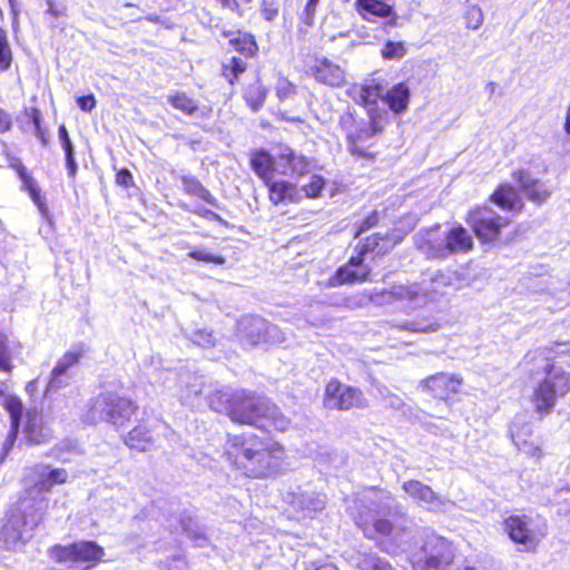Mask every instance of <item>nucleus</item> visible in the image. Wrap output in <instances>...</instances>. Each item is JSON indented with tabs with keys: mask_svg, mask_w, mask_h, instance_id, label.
Returning a JSON list of instances; mask_svg holds the SVG:
<instances>
[{
	"mask_svg": "<svg viewBox=\"0 0 570 570\" xmlns=\"http://www.w3.org/2000/svg\"><path fill=\"white\" fill-rule=\"evenodd\" d=\"M354 509L355 523L366 538L377 541L382 551L397 554L411 548L414 532L405 515L394 518L389 505L370 497L355 501Z\"/></svg>",
	"mask_w": 570,
	"mask_h": 570,
	"instance_id": "f257e3e1",
	"label": "nucleus"
},
{
	"mask_svg": "<svg viewBox=\"0 0 570 570\" xmlns=\"http://www.w3.org/2000/svg\"><path fill=\"white\" fill-rule=\"evenodd\" d=\"M225 456L242 474L266 479L282 469L285 449L278 442L255 433L228 434Z\"/></svg>",
	"mask_w": 570,
	"mask_h": 570,
	"instance_id": "f03ea898",
	"label": "nucleus"
},
{
	"mask_svg": "<svg viewBox=\"0 0 570 570\" xmlns=\"http://www.w3.org/2000/svg\"><path fill=\"white\" fill-rule=\"evenodd\" d=\"M232 421L264 430L285 431L289 426V420L267 397L245 391L234 392Z\"/></svg>",
	"mask_w": 570,
	"mask_h": 570,
	"instance_id": "7ed1b4c3",
	"label": "nucleus"
},
{
	"mask_svg": "<svg viewBox=\"0 0 570 570\" xmlns=\"http://www.w3.org/2000/svg\"><path fill=\"white\" fill-rule=\"evenodd\" d=\"M43 500L22 499L12 510L0 531V540L8 549H16L19 543L28 541L35 528L42 521Z\"/></svg>",
	"mask_w": 570,
	"mask_h": 570,
	"instance_id": "20e7f679",
	"label": "nucleus"
},
{
	"mask_svg": "<svg viewBox=\"0 0 570 570\" xmlns=\"http://www.w3.org/2000/svg\"><path fill=\"white\" fill-rule=\"evenodd\" d=\"M538 354L544 363L546 376L534 389L532 402L537 412L543 415L553 410L559 396L570 392V372L550 363V357L546 354V351H539Z\"/></svg>",
	"mask_w": 570,
	"mask_h": 570,
	"instance_id": "39448f33",
	"label": "nucleus"
},
{
	"mask_svg": "<svg viewBox=\"0 0 570 570\" xmlns=\"http://www.w3.org/2000/svg\"><path fill=\"white\" fill-rule=\"evenodd\" d=\"M389 243L387 238L380 237L379 234L367 237L362 245L356 247L357 255L352 256L328 281L330 286L366 282L371 267L364 264L365 255L368 253L385 254L389 250Z\"/></svg>",
	"mask_w": 570,
	"mask_h": 570,
	"instance_id": "423d86ee",
	"label": "nucleus"
},
{
	"mask_svg": "<svg viewBox=\"0 0 570 570\" xmlns=\"http://www.w3.org/2000/svg\"><path fill=\"white\" fill-rule=\"evenodd\" d=\"M137 410V404L130 399L110 391L102 392L94 399L87 413V421L92 424L107 422L119 429L129 422Z\"/></svg>",
	"mask_w": 570,
	"mask_h": 570,
	"instance_id": "0eeeda50",
	"label": "nucleus"
},
{
	"mask_svg": "<svg viewBox=\"0 0 570 570\" xmlns=\"http://www.w3.org/2000/svg\"><path fill=\"white\" fill-rule=\"evenodd\" d=\"M465 222L476 238L488 244L499 239L502 228L510 224V218L499 215L490 206H478L469 210Z\"/></svg>",
	"mask_w": 570,
	"mask_h": 570,
	"instance_id": "6e6552de",
	"label": "nucleus"
},
{
	"mask_svg": "<svg viewBox=\"0 0 570 570\" xmlns=\"http://www.w3.org/2000/svg\"><path fill=\"white\" fill-rule=\"evenodd\" d=\"M451 543L443 538L432 537L415 556L412 563L414 570H446L453 561Z\"/></svg>",
	"mask_w": 570,
	"mask_h": 570,
	"instance_id": "1a4fd4ad",
	"label": "nucleus"
},
{
	"mask_svg": "<svg viewBox=\"0 0 570 570\" xmlns=\"http://www.w3.org/2000/svg\"><path fill=\"white\" fill-rule=\"evenodd\" d=\"M323 403L326 409L340 411L367 406V400L360 389L342 384L335 379L326 384Z\"/></svg>",
	"mask_w": 570,
	"mask_h": 570,
	"instance_id": "9d476101",
	"label": "nucleus"
},
{
	"mask_svg": "<svg viewBox=\"0 0 570 570\" xmlns=\"http://www.w3.org/2000/svg\"><path fill=\"white\" fill-rule=\"evenodd\" d=\"M238 334L245 343L252 346L261 342L282 343L284 341L279 328L259 316L243 317L238 323Z\"/></svg>",
	"mask_w": 570,
	"mask_h": 570,
	"instance_id": "9b49d317",
	"label": "nucleus"
},
{
	"mask_svg": "<svg viewBox=\"0 0 570 570\" xmlns=\"http://www.w3.org/2000/svg\"><path fill=\"white\" fill-rule=\"evenodd\" d=\"M370 298L376 305L406 302L409 307L416 308L425 304V293L416 284L393 285L390 289L374 291Z\"/></svg>",
	"mask_w": 570,
	"mask_h": 570,
	"instance_id": "f8f14e48",
	"label": "nucleus"
},
{
	"mask_svg": "<svg viewBox=\"0 0 570 570\" xmlns=\"http://www.w3.org/2000/svg\"><path fill=\"white\" fill-rule=\"evenodd\" d=\"M531 524L532 519L528 515H511L504 520V531L514 543L522 547L521 551H534L539 543Z\"/></svg>",
	"mask_w": 570,
	"mask_h": 570,
	"instance_id": "ddd939ff",
	"label": "nucleus"
},
{
	"mask_svg": "<svg viewBox=\"0 0 570 570\" xmlns=\"http://www.w3.org/2000/svg\"><path fill=\"white\" fill-rule=\"evenodd\" d=\"M444 232L440 226L420 230L414 236L415 247L429 259L443 261L448 258Z\"/></svg>",
	"mask_w": 570,
	"mask_h": 570,
	"instance_id": "4468645a",
	"label": "nucleus"
},
{
	"mask_svg": "<svg viewBox=\"0 0 570 570\" xmlns=\"http://www.w3.org/2000/svg\"><path fill=\"white\" fill-rule=\"evenodd\" d=\"M404 492L412 498L419 505L424 507L432 512H443L449 501L436 494L431 487L423 484L419 480L405 481L402 485Z\"/></svg>",
	"mask_w": 570,
	"mask_h": 570,
	"instance_id": "2eb2a0df",
	"label": "nucleus"
},
{
	"mask_svg": "<svg viewBox=\"0 0 570 570\" xmlns=\"http://www.w3.org/2000/svg\"><path fill=\"white\" fill-rule=\"evenodd\" d=\"M462 385V379L448 373H438L420 382V387L430 392L434 397L445 400L456 394Z\"/></svg>",
	"mask_w": 570,
	"mask_h": 570,
	"instance_id": "dca6fc26",
	"label": "nucleus"
},
{
	"mask_svg": "<svg viewBox=\"0 0 570 570\" xmlns=\"http://www.w3.org/2000/svg\"><path fill=\"white\" fill-rule=\"evenodd\" d=\"M311 161L302 156L296 155L289 147H281L279 153L275 157V170L283 175H304L309 171Z\"/></svg>",
	"mask_w": 570,
	"mask_h": 570,
	"instance_id": "f3484780",
	"label": "nucleus"
},
{
	"mask_svg": "<svg viewBox=\"0 0 570 570\" xmlns=\"http://www.w3.org/2000/svg\"><path fill=\"white\" fill-rule=\"evenodd\" d=\"M461 281L458 273L454 272H435L431 278L430 284L423 286V284H416L423 293H425V303L429 299H433V294L444 295L446 294L449 288L454 291L459 289L461 286L459 282Z\"/></svg>",
	"mask_w": 570,
	"mask_h": 570,
	"instance_id": "a211bd4d",
	"label": "nucleus"
},
{
	"mask_svg": "<svg viewBox=\"0 0 570 570\" xmlns=\"http://www.w3.org/2000/svg\"><path fill=\"white\" fill-rule=\"evenodd\" d=\"M448 257L465 254L473 249L474 240L472 235L462 225H456L444 232Z\"/></svg>",
	"mask_w": 570,
	"mask_h": 570,
	"instance_id": "6ab92c4d",
	"label": "nucleus"
},
{
	"mask_svg": "<svg viewBox=\"0 0 570 570\" xmlns=\"http://www.w3.org/2000/svg\"><path fill=\"white\" fill-rule=\"evenodd\" d=\"M35 472V487L40 492H48L57 484H63L68 479V472L65 469H51L48 465H37Z\"/></svg>",
	"mask_w": 570,
	"mask_h": 570,
	"instance_id": "aec40b11",
	"label": "nucleus"
},
{
	"mask_svg": "<svg viewBox=\"0 0 570 570\" xmlns=\"http://www.w3.org/2000/svg\"><path fill=\"white\" fill-rule=\"evenodd\" d=\"M380 130L375 121H371L365 126L358 128L355 132L347 135L348 150L352 155L360 158H372V154L366 150L363 142L370 139Z\"/></svg>",
	"mask_w": 570,
	"mask_h": 570,
	"instance_id": "412c9836",
	"label": "nucleus"
},
{
	"mask_svg": "<svg viewBox=\"0 0 570 570\" xmlns=\"http://www.w3.org/2000/svg\"><path fill=\"white\" fill-rule=\"evenodd\" d=\"M313 73L318 82L327 86L338 87L345 82L344 70L328 59L320 60L313 67Z\"/></svg>",
	"mask_w": 570,
	"mask_h": 570,
	"instance_id": "4be33fe9",
	"label": "nucleus"
},
{
	"mask_svg": "<svg viewBox=\"0 0 570 570\" xmlns=\"http://www.w3.org/2000/svg\"><path fill=\"white\" fill-rule=\"evenodd\" d=\"M346 560L358 570H394L387 561L375 553L351 550L346 552Z\"/></svg>",
	"mask_w": 570,
	"mask_h": 570,
	"instance_id": "5701e85b",
	"label": "nucleus"
},
{
	"mask_svg": "<svg viewBox=\"0 0 570 570\" xmlns=\"http://www.w3.org/2000/svg\"><path fill=\"white\" fill-rule=\"evenodd\" d=\"M291 504L306 513L318 512L325 508L326 497L315 491H299L293 493Z\"/></svg>",
	"mask_w": 570,
	"mask_h": 570,
	"instance_id": "b1692460",
	"label": "nucleus"
},
{
	"mask_svg": "<svg viewBox=\"0 0 570 570\" xmlns=\"http://www.w3.org/2000/svg\"><path fill=\"white\" fill-rule=\"evenodd\" d=\"M514 177L530 200L540 204L549 197V193L543 185L538 179L531 177L528 171L519 170L514 174Z\"/></svg>",
	"mask_w": 570,
	"mask_h": 570,
	"instance_id": "393cba45",
	"label": "nucleus"
},
{
	"mask_svg": "<svg viewBox=\"0 0 570 570\" xmlns=\"http://www.w3.org/2000/svg\"><path fill=\"white\" fill-rule=\"evenodd\" d=\"M125 444L139 452H145L154 445V435L145 422L130 430L124 439Z\"/></svg>",
	"mask_w": 570,
	"mask_h": 570,
	"instance_id": "a878e982",
	"label": "nucleus"
},
{
	"mask_svg": "<svg viewBox=\"0 0 570 570\" xmlns=\"http://www.w3.org/2000/svg\"><path fill=\"white\" fill-rule=\"evenodd\" d=\"M269 188V199L275 204L285 202L298 203L302 199V190H298L295 185L278 180L274 183H266Z\"/></svg>",
	"mask_w": 570,
	"mask_h": 570,
	"instance_id": "bb28decb",
	"label": "nucleus"
},
{
	"mask_svg": "<svg viewBox=\"0 0 570 570\" xmlns=\"http://www.w3.org/2000/svg\"><path fill=\"white\" fill-rule=\"evenodd\" d=\"M357 8L358 11L362 13V16L371 21V17H380V18H387L392 17V19L389 21L390 26H394L396 22V14L393 11L392 6L381 1V0H357Z\"/></svg>",
	"mask_w": 570,
	"mask_h": 570,
	"instance_id": "cd10ccee",
	"label": "nucleus"
},
{
	"mask_svg": "<svg viewBox=\"0 0 570 570\" xmlns=\"http://www.w3.org/2000/svg\"><path fill=\"white\" fill-rule=\"evenodd\" d=\"M491 199L503 210H520L522 207L517 190L509 185L500 186L492 194Z\"/></svg>",
	"mask_w": 570,
	"mask_h": 570,
	"instance_id": "c85d7f7f",
	"label": "nucleus"
},
{
	"mask_svg": "<svg viewBox=\"0 0 570 570\" xmlns=\"http://www.w3.org/2000/svg\"><path fill=\"white\" fill-rule=\"evenodd\" d=\"M410 90L403 82L393 86L385 94L383 100L396 114L403 112L407 108Z\"/></svg>",
	"mask_w": 570,
	"mask_h": 570,
	"instance_id": "c756f323",
	"label": "nucleus"
},
{
	"mask_svg": "<svg viewBox=\"0 0 570 570\" xmlns=\"http://www.w3.org/2000/svg\"><path fill=\"white\" fill-rule=\"evenodd\" d=\"M181 184L185 193L197 196L205 200L207 204L218 207L217 199L210 194V191L204 187V185L193 176H183Z\"/></svg>",
	"mask_w": 570,
	"mask_h": 570,
	"instance_id": "7c9ffc66",
	"label": "nucleus"
},
{
	"mask_svg": "<svg viewBox=\"0 0 570 570\" xmlns=\"http://www.w3.org/2000/svg\"><path fill=\"white\" fill-rule=\"evenodd\" d=\"M58 138L65 151L68 175L73 178L77 174L78 165L75 159L73 144L69 137L68 130L65 125L59 126Z\"/></svg>",
	"mask_w": 570,
	"mask_h": 570,
	"instance_id": "2f4dec72",
	"label": "nucleus"
},
{
	"mask_svg": "<svg viewBox=\"0 0 570 570\" xmlns=\"http://www.w3.org/2000/svg\"><path fill=\"white\" fill-rule=\"evenodd\" d=\"M252 168L265 181H269L272 169H275V158L266 151H258L253 155Z\"/></svg>",
	"mask_w": 570,
	"mask_h": 570,
	"instance_id": "473e14b6",
	"label": "nucleus"
},
{
	"mask_svg": "<svg viewBox=\"0 0 570 570\" xmlns=\"http://www.w3.org/2000/svg\"><path fill=\"white\" fill-rule=\"evenodd\" d=\"M209 406L215 412L225 413L232 419V409L234 407V392L219 390L213 393L209 399Z\"/></svg>",
	"mask_w": 570,
	"mask_h": 570,
	"instance_id": "72a5a7b5",
	"label": "nucleus"
},
{
	"mask_svg": "<svg viewBox=\"0 0 570 570\" xmlns=\"http://www.w3.org/2000/svg\"><path fill=\"white\" fill-rule=\"evenodd\" d=\"M6 409L10 414L11 435L16 438L18 434L23 405L17 396H8L6 399Z\"/></svg>",
	"mask_w": 570,
	"mask_h": 570,
	"instance_id": "f704fd0d",
	"label": "nucleus"
},
{
	"mask_svg": "<svg viewBox=\"0 0 570 570\" xmlns=\"http://www.w3.org/2000/svg\"><path fill=\"white\" fill-rule=\"evenodd\" d=\"M266 99V89L264 86L256 81L247 87L245 91V100L253 110H258Z\"/></svg>",
	"mask_w": 570,
	"mask_h": 570,
	"instance_id": "c9c22d12",
	"label": "nucleus"
},
{
	"mask_svg": "<svg viewBox=\"0 0 570 570\" xmlns=\"http://www.w3.org/2000/svg\"><path fill=\"white\" fill-rule=\"evenodd\" d=\"M167 100L174 108L187 115H193L198 109L197 102L184 92L170 95Z\"/></svg>",
	"mask_w": 570,
	"mask_h": 570,
	"instance_id": "e433bc0d",
	"label": "nucleus"
},
{
	"mask_svg": "<svg viewBox=\"0 0 570 570\" xmlns=\"http://www.w3.org/2000/svg\"><path fill=\"white\" fill-rule=\"evenodd\" d=\"M246 68V61L238 57H232L228 62L223 65V76L233 85Z\"/></svg>",
	"mask_w": 570,
	"mask_h": 570,
	"instance_id": "4c0bfd02",
	"label": "nucleus"
},
{
	"mask_svg": "<svg viewBox=\"0 0 570 570\" xmlns=\"http://www.w3.org/2000/svg\"><path fill=\"white\" fill-rule=\"evenodd\" d=\"M383 98V88L380 85L363 86L358 92V101L366 107L375 105L379 99Z\"/></svg>",
	"mask_w": 570,
	"mask_h": 570,
	"instance_id": "58836bf2",
	"label": "nucleus"
},
{
	"mask_svg": "<svg viewBox=\"0 0 570 570\" xmlns=\"http://www.w3.org/2000/svg\"><path fill=\"white\" fill-rule=\"evenodd\" d=\"M406 52L407 49L403 41L387 40L381 49V55L385 60H400Z\"/></svg>",
	"mask_w": 570,
	"mask_h": 570,
	"instance_id": "ea45409f",
	"label": "nucleus"
},
{
	"mask_svg": "<svg viewBox=\"0 0 570 570\" xmlns=\"http://www.w3.org/2000/svg\"><path fill=\"white\" fill-rule=\"evenodd\" d=\"M80 358H81L80 352H67L57 362V364L55 365V367L52 368L51 372L56 373V375H58V374L66 375V374H68V370L70 367H72L73 365H76Z\"/></svg>",
	"mask_w": 570,
	"mask_h": 570,
	"instance_id": "a19ab883",
	"label": "nucleus"
},
{
	"mask_svg": "<svg viewBox=\"0 0 570 570\" xmlns=\"http://www.w3.org/2000/svg\"><path fill=\"white\" fill-rule=\"evenodd\" d=\"M12 368V356L8 345V337L0 332V371L11 373Z\"/></svg>",
	"mask_w": 570,
	"mask_h": 570,
	"instance_id": "79ce46f5",
	"label": "nucleus"
},
{
	"mask_svg": "<svg viewBox=\"0 0 570 570\" xmlns=\"http://www.w3.org/2000/svg\"><path fill=\"white\" fill-rule=\"evenodd\" d=\"M189 340L204 348L213 347L216 343V337L213 332H208L207 330H197L188 335Z\"/></svg>",
	"mask_w": 570,
	"mask_h": 570,
	"instance_id": "37998d69",
	"label": "nucleus"
},
{
	"mask_svg": "<svg viewBox=\"0 0 570 570\" xmlns=\"http://www.w3.org/2000/svg\"><path fill=\"white\" fill-rule=\"evenodd\" d=\"M12 56L8 43L7 32L0 28V69L7 70L11 65Z\"/></svg>",
	"mask_w": 570,
	"mask_h": 570,
	"instance_id": "c03bdc74",
	"label": "nucleus"
},
{
	"mask_svg": "<svg viewBox=\"0 0 570 570\" xmlns=\"http://www.w3.org/2000/svg\"><path fill=\"white\" fill-rule=\"evenodd\" d=\"M401 330H409L411 332L416 333H425V332H434L438 330L439 325L433 322L428 321H412L404 322L399 325Z\"/></svg>",
	"mask_w": 570,
	"mask_h": 570,
	"instance_id": "a18cd8bd",
	"label": "nucleus"
},
{
	"mask_svg": "<svg viewBox=\"0 0 570 570\" xmlns=\"http://www.w3.org/2000/svg\"><path fill=\"white\" fill-rule=\"evenodd\" d=\"M24 115L30 118L35 126V135L41 140L43 146L48 145V138L41 128V114L37 108L26 109Z\"/></svg>",
	"mask_w": 570,
	"mask_h": 570,
	"instance_id": "49530a36",
	"label": "nucleus"
},
{
	"mask_svg": "<svg viewBox=\"0 0 570 570\" xmlns=\"http://www.w3.org/2000/svg\"><path fill=\"white\" fill-rule=\"evenodd\" d=\"M232 43L237 51L242 52L246 57L253 56L257 50L256 42L252 36H245L244 39H233Z\"/></svg>",
	"mask_w": 570,
	"mask_h": 570,
	"instance_id": "de8ad7c7",
	"label": "nucleus"
},
{
	"mask_svg": "<svg viewBox=\"0 0 570 570\" xmlns=\"http://www.w3.org/2000/svg\"><path fill=\"white\" fill-rule=\"evenodd\" d=\"M465 22L466 27L473 30H476L483 23V12L476 6H471L465 11Z\"/></svg>",
	"mask_w": 570,
	"mask_h": 570,
	"instance_id": "09e8293b",
	"label": "nucleus"
},
{
	"mask_svg": "<svg viewBox=\"0 0 570 570\" xmlns=\"http://www.w3.org/2000/svg\"><path fill=\"white\" fill-rule=\"evenodd\" d=\"M325 181L323 177L314 175L307 185L303 186L302 190L305 193V197L316 198L321 195L324 188Z\"/></svg>",
	"mask_w": 570,
	"mask_h": 570,
	"instance_id": "8fccbe9b",
	"label": "nucleus"
},
{
	"mask_svg": "<svg viewBox=\"0 0 570 570\" xmlns=\"http://www.w3.org/2000/svg\"><path fill=\"white\" fill-rule=\"evenodd\" d=\"M190 523H191L190 519H187V520L181 519L179 521L180 530L183 532H185L188 535V538H190L195 542L196 546L204 547L207 539L204 537L203 533H199L196 530H193L190 528Z\"/></svg>",
	"mask_w": 570,
	"mask_h": 570,
	"instance_id": "3c124183",
	"label": "nucleus"
},
{
	"mask_svg": "<svg viewBox=\"0 0 570 570\" xmlns=\"http://www.w3.org/2000/svg\"><path fill=\"white\" fill-rule=\"evenodd\" d=\"M188 256L195 261H200L205 263H213L216 265L225 264V258L223 256L213 255L204 249H194L188 253Z\"/></svg>",
	"mask_w": 570,
	"mask_h": 570,
	"instance_id": "603ef678",
	"label": "nucleus"
},
{
	"mask_svg": "<svg viewBox=\"0 0 570 570\" xmlns=\"http://www.w3.org/2000/svg\"><path fill=\"white\" fill-rule=\"evenodd\" d=\"M69 380L70 377L68 374L56 375V373L51 372L50 380L47 384L46 393L56 392L59 389L67 386L69 384Z\"/></svg>",
	"mask_w": 570,
	"mask_h": 570,
	"instance_id": "864d4df0",
	"label": "nucleus"
},
{
	"mask_svg": "<svg viewBox=\"0 0 570 570\" xmlns=\"http://www.w3.org/2000/svg\"><path fill=\"white\" fill-rule=\"evenodd\" d=\"M295 94V86L286 79H279L276 85V95L279 100H286Z\"/></svg>",
	"mask_w": 570,
	"mask_h": 570,
	"instance_id": "5fc2aeb1",
	"label": "nucleus"
},
{
	"mask_svg": "<svg viewBox=\"0 0 570 570\" xmlns=\"http://www.w3.org/2000/svg\"><path fill=\"white\" fill-rule=\"evenodd\" d=\"M23 181L33 203L39 207L40 210H42L43 203L41 199L40 188L38 187L37 183L30 177L23 178Z\"/></svg>",
	"mask_w": 570,
	"mask_h": 570,
	"instance_id": "6e6d98bb",
	"label": "nucleus"
},
{
	"mask_svg": "<svg viewBox=\"0 0 570 570\" xmlns=\"http://www.w3.org/2000/svg\"><path fill=\"white\" fill-rule=\"evenodd\" d=\"M318 1L320 0H308L305 6V9L302 13L303 21L308 26H311L313 23L315 9H316Z\"/></svg>",
	"mask_w": 570,
	"mask_h": 570,
	"instance_id": "4d7b16f0",
	"label": "nucleus"
},
{
	"mask_svg": "<svg viewBox=\"0 0 570 570\" xmlns=\"http://www.w3.org/2000/svg\"><path fill=\"white\" fill-rule=\"evenodd\" d=\"M262 16L267 21H272L278 13V9L275 8L268 0H263L261 3Z\"/></svg>",
	"mask_w": 570,
	"mask_h": 570,
	"instance_id": "13d9d810",
	"label": "nucleus"
},
{
	"mask_svg": "<svg viewBox=\"0 0 570 570\" xmlns=\"http://www.w3.org/2000/svg\"><path fill=\"white\" fill-rule=\"evenodd\" d=\"M79 108L83 111H91L96 106L94 95L82 96L77 99Z\"/></svg>",
	"mask_w": 570,
	"mask_h": 570,
	"instance_id": "bf43d9fd",
	"label": "nucleus"
},
{
	"mask_svg": "<svg viewBox=\"0 0 570 570\" xmlns=\"http://www.w3.org/2000/svg\"><path fill=\"white\" fill-rule=\"evenodd\" d=\"M379 222V216L376 212H373L370 216H367L361 224L357 234H361L372 227H374Z\"/></svg>",
	"mask_w": 570,
	"mask_h": 570,
	"instance_id": "052dcab7",
	"label": "nucleus"
},
{
	"mask_svg": "<svg viewBox=\"0 0 570 570\" xmlns=\"http://www.w3.org/2000/svg\"><path fill=\"white\" fill-rule=\"evenodd\" d=\"M386 404L395 410H400L403 405V401L400 396L393 394L390 390H386Z\"/></svg>",
	"mask_w": 570,
	"mask_h": 570,
	"instance_id": "680f3d73",
	"label": "nucleus"
},
{
	"mask_svg": "<svg viewBox=\"0 0 570 570\" xmlns=\"http://www.w3.org/2000/svg\"><path fill=\"white\" fill-rule=\"evenodd\" d=\"M48 9L47 12L51 14L53 18H59L65 14V7L57 4L53 0L47 1Z\"/></svg>",
	"mask_w": 570,
	"mask_h": 570,
	"instance_id": "e2e57ef3",
	"label": "nucleus"
},
{
	"mask_svg": "<svg viewBox=\"0 0 570 570\" xmlns=\"http://www.w3.org/2000/svg\"><path fill=\"white\" fill-rule=\"evenodd\" d=\"M117 183L121 186H129L132 183V175L127 169H121L117 174Z\"/></svg>",
	"mask_w": 570,
	"mask_h": 570,
	"instance_id": "0e129e2a",
	"label": "nucleus"
},
{
	"mask_svg": "<svg viewBox=\"0 0 570 570\" xmlns=\"http://www.w3.org/2000/svg\"><path fill=\"white\" fill-rule=\"evenodd\" d=\"M11 128V118L9 114L0 109V132H6Z\"/></svg>",
	"mask_w": 570,
	"mask_h": 570,
	"instance_id": "69168bd1",
	"label": "nucleus"
},
{
	"mask_svg": "<svg viewBox=\"0 0 570 570\" xmlns=\"http://www.w3.org/2000/svg\"><path fill=\"white\" fill-rule=\"evenodd\" d=\"M305 570H338V569L332 563L312 562L306 567Z\"/></svg>",
	"mask_w": 570,
	"mask_h": 570,
	"instance_id": "338daca9",
	"label": "nucleus"
},
{
	"mask_svg": "<svg viewBox=\"0 0 570 570\" xmlns=\"http://www.w3.org/2000/svg\"><path fill=\"white\" fill-rule=\"evenodd\" d=\"M38 421V414L37 413H28V422H27V431L30 434L31 438H33V429L36 426V422Z\"/></svg>",
	"mask_w": 570,
	"mask_h": 570,
	"instance_id": "774afa93",
	"label": "nucleus"
}]
</instances>
